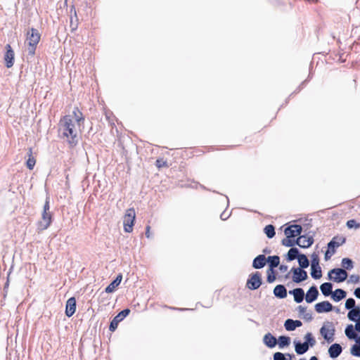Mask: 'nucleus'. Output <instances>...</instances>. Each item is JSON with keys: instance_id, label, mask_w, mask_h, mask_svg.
<instances>
[{"instance_id": "5fc2aeb1", "label": "nucleus", "mask_w": 360, "mask_h": 360, "mask_svg": "<svg viewBox=\"0 0 360 360\" xmlns=\"http://www.w3.org/2000/svg\"><path fill=\"white\" fill-rule=\"evenodd\" d=\"M150 228L149 226H146V236L147 238H150Z\"/></svg>"}, {"instance_id": "9b49d317", "label": "nucleus", "mask_w": 360, "mask_h": 360, "mask_svg": "<svg viewBox=\"0 0 360 360\" xmlns=\"http://www.w3.org/2000/svg\"><path fill=\"white\" fill-rule=\"evenodd\" d=\"M302 226L300 225L295 224L287 227L285 229V235L287 238H294L301 233Z\"/></svg>"}, {"instance_id": "dca6fc26", "label": "nucleus", "mask_w": 360, "mask_h": 360, "mask_svg": "<svg viewBox=\"0 0 360 360\" xmlns=\"http://www.w3.org/2000/svg\"><path fill=\"white\" fill-rule=\"evenodd\" d=\"M266 263V259L264 255H259L256 257L252 262V266L255 269H262Z\"/></svg>"}, {"instance_id": "13d9d810", "label": "nucleus", "mask_w": 360, "mask_h": 360, "mask_svg": "<svg viewBox=\"0 0 360 360\" xmlns=\"http://www.w3.org/2000/svg\"><path fill=\"white\" fill-rule=\"evenodd\" d=\"M228 217H229V215L225 214V213H222V214H221V219L222 220H225V219H226Z\"/></svg>"}, {"instance_id": "6e6552de", "label": "nucleus", "mask_w": 360, "mask_h": 360, "mask_svg": "<svg viewBox=\"0 0 360 360\" xmlns=\"http://www.w3.org/2000/svg\"><path fill=\"white\" fill-rule=\"evenodd\" d=\"M130 313V310L129 309H125L122 311H121L114 319L112 320L109 329L111 331H114L117 326L118 323L122 321Z\"/></svg>"}, {"instance_id": "c03bdc74", "label": "nucleus", "mask_w": 360, "mask_h": 360, "mask_svg": "<svg viewBox=\"0 0 360 360\" xmlns=\"http://www.w3.org/2000/svg\"><path fill=\"white\" fill-rule=\"evenodd\" d=\"M156 166L158 168H161V167H167V162L163 160L162 159H158V160H156Z\"/></svg>"}, {"instance_id": "393cba45", "label": "nucleus", "mask_w": 360, "mask_h": 360, "mask_svg": "<svg viewBox=\"0 0 360 360\" xmlns=\"http://www.w3.org/2000/svg\"><path fill=\"white\" fill-rule=\"evenodd\" d=\"M320 289L322 294L326 297L329 296L330 295H332V293L333 292H332L333 285L330 283H324L321 284Z\"/></svg>"}, {"instance_id": "2eb2a0df", "label": "nucleus", "mask_w": 360, "mask_h": 360, "mask_svg": "<svg viewBox=\"0 0 360 360\" xmlns=\"http://www.w3.org/2000/svg\"><path fill=\"white\" fill-rule=\"evenodd\" d=\"M319 295V291L316 286H311L308 290L307 295H306V302L308 303H311L314 300H316L317 297Z\"/></svg>"}, {"instance_id": "cd10ccee", "label": "nucleus", "mask_w": 360, "mask_h": 360, "mask_svg": "<svg viewBox=\"0 0 360 360\" xmlns=\"http://www.w3.org/2000/svg\"><path fill=\"white\" fill-rule=\"evenodd\" d=\"M290 343V338L287 336H280L278 340V344L279 348H283L284 347H287Z\"/></svg>"}, {"instance_id": "f704fd0d", "label": "nucleus", "mask_w": 360, "mask_h": 360, "mask_svg": "<svg viewBox=\"0 0 360 360\" xmlns=\"http://www.w3.org/2000/svg\"><path fill=\"white\" fill-rule=\"evenodd\" d=\"M264 231L269 238H272L275 236V229L273 225L266 226Z\"/></svg>"}, {"instance_id": "864d4df0", "label": "nucleus", "mask_w": 360, "mask_h": 360, "mask_svg": "<svg viewBox=\"0 0 360 360\" xmlns=\"http://www.w3.org/2000/svg\"><path fill=\"white\" fill-rule=\"evenodd\" d=\"M279 269L282 272H285L288 270V266L286 265H281Z\"/></svg>"}, {"instance_id": "4d7b16f0", "label": "nucleus", "mask_w": 360, "mask_h": 360, "mask_svg": "<svg viewBox=\"0 0 360 360\" xmlns=\"http://www.w3.org/2000/svg\"><path fill=\"white\" fill-rule=\"evenodd\" d=\"M286 356H285V360H291L292 358V355L290 354H285Z\"/></svg>"}, {"instance_id": "6e6d98bb", "label": "nucleus", "mask_w": 360, "mask_h": 360, "mask_svg": "<svg viewBox=\"0 0 360 360\" xmlns=\"http://www.w3.org/2000/svg\"><path fill=\"white\" fill-rule=\"evenodd\" d=\"M356 330L359 332H360V321H357L356 326H355Z\"/></svg>"}, {"instance_id": "412c9836", "label": "nucleus", "mask_w": 360, "mask_h": 360, "mask_svg": "<svg viewBox=\"0 0 360 360\" xmlns=\"http://www.w3.org/2000/svg\"><path fill=\"white\" fill-rule=\"evenodd\" d=\"M263 342L269 348L274 347L277 343L276 338L269 333L264 336Z\"/></svg>"}, {"instance_id": "c756f323", "label": "nucleus", "mask_w": 360, "mask_h": 360, "mask_svg": "<svg viewBox=\"0 0 360 360\" xmlns=\"http://www.w3.org/2000/svg\"><path fill=\"white\" fill-rule=\"evenodd\" d=\"M300 256L299 250L296 248H291L288 252V259L292 261Z\"/></svg>"}, {"instance_id": "37998d69", "label": "nucleus", "mask_w": 360, "mask_h": 360, "mask_svg": "<svg viewBox=\"0 0 360 360\" xmlns=\"http://www.w3.org/2000/svg\"><path fill=\"white\" fill-rule=\"evenodd\" d=\"M285 355L281 352H276L274 354V360H285Z\"/></svg>"}, {"instance_id": "4468645a", "label": "nucleus", "mask_w": 360, "mask_h": 360, "mask_svg": "<svg viewBox=\"0 0 360 360\" xmlns=\"http://www.w3.org/2000/svg\"><path fill=\"white\" fill-rule=\"evenodd\" d=\"M76 310V300L75 297H70L66 302L65 314L67 316H72Z\"/></svg>"}, {"instance_id": "bf43d9fd", "label": "nucleus", "mask_w": 360, "mask_h": 360, "mask_svg": "<svg viewBox=\"0 0 360 360\" xmlns=\"http://www.w3.org/2000/svg\"><path fill=\"white\" fill-rule=\"evenodd\" d=\"M72 11H74L75 15L77 17L76 11H75V9L74 6H72V7L71 8L70 11H71V12H72Z\"/></svg>"}, {"instance_id": "6ab92c4d", "label": "nucleus", "mask_w": 360, "mask_h": 360, "mask_svg": "<svg viewBox=\"0 0 360 360\" xmlns=\"http://www.w3.org/2000/svg\"><path fill=\"white\" fill-rule=\"evenodd\" d=\"M290 294H292L294 300L297 303H300L303 301L304 297V292L302 288H295L289 292Z\"/></svg>"}, {"instance_id": "58836bf2", "label": "nucleus", "mask_w": 360, "mask_h": 360, "mask_svg": "<svg viewBox=\"0 0 360 360\" xmlns=\"http://www.w3.org/2000/svg\"><path fill=\"white\" fill-rule=\"evenodd\" d=\"M347 226L349 229H357L360 227V224L357 223L354 219H350L347 222Z\"/></svg>"}, {"instance_id": "4c0bfd02", "label": "nucleus", "mask_w": 360, "mask_h": 360, "mask_svg": "<svg viewBox=\"0 0 360 360\" xmlns=\"http://www.w3.org/2000/svg\"><path fill=\"white\" fill-rule=\"evenodd\" d=\"M296 243V241L292 239V238H285L282 240V245L285 247H292Z\"/></svg>"}, {"instance_id": "1a4fd4ad", "label": "nucleus", "mask_w": 360, "mask_h": 360, "mask_svg": "<svg viewBox=\"0 0 360 360\" xmlns=\"http://www.w3.org/2000/svg\"><path fill=\"white\" fill-rule=\"evenodd\" d=\"M5 49L4 60L6 68H10L14 63V51L10 44H6Z\"/></svg>"}, {"instance_id": "9d476101", "label": "nucleus", "mask_w": 360, "mask_h": 360, "mask_svg": "<svg viewBox=\"0 0 360 360\" xmlns=\"http://www.w3.org/2000/svg\"><path fill=\"white\" fill-rule=\"evenodd\" d=\"M291 271L293 273L292 281L295 283H300L307 278V273L302 268H292Z\"/></svg>"}, {"instance_id": "052dcab7", "label": "nucleus", "mask_w": 360, "mask_h": 360, "mask_svg": "<svg viewBox=\"0 0 360 360\" xmlns=\"http://www.w3.org/2000/svg\"><path fill=\"white\" fill-rule=\"evenodd\" d=\"M309 360H318L316 356H311Z\"/></svg>"}, {"instance_id": "3c124183", "label": "nucleus", "mask_w": 360, "mask_h": 360, "mask_svg": "<svg viewBox=\"0 0 360 360\" xmlns=\"http://www.w3.org/2000/svg\"><path fill=\"white\" fill-rule=\"evenodd\" d=\"M354 295L360 299V288H357L355 290H354Z\"/></svg>"}, {"instance_id": "ddd939ff", "label": "nucleus", "mask_w": 360, "mask_h": 360, "mask_svg": "<svg viewBox=\"0 0 360 360\" xmlns=\"http://www.w3.org/2000/svg\"><path fill=\"white\" fill-rule=\"evenodd\" d=\"M313 242L314 240L311 237H308L306 236H300L296 240V244L302 248H309L313 244Z\"/></svg>"}, {"instance_id": "a18cd8bd", "label": "nucleus", "mask_w": 360, "mask_h": 360, "mask_svg": "<svg viewBox=\"0 0 360 360\" xmlns=\"http://www.w3.org/2000/svg\"><path fill=\"white\" fill-rule=\"evenodd\" d=\"M316 266H320L319 264V259L316 255H313L311 267H316Z\"/></svg>"}, {"instance_id": "e433bc0d", "label": "nucleus", "mask_w": 360, "mask_h": 360, "mask_svg": "<svg viewBox=\"0 0 360 360\" xmlns=\"http://www.w3.org/2000/svg\"><path fill=\"white\" fill-rule=\"evenodd\" d=\"M342 266L347 269H352L353 268V262L349 258H343L342 259Z\"/></svg>"}, {"instance_id": "a211bd4d", "label": "nucleus", "mask_w": 360, "mask_h": 360, "mask_svg": "<svg viewBox=\"0 0 360 360\" xmlns=\"http://www.w3.org/2000/svg\"><path fill=\"white\" fill-rule=\"evenodd\" d=\"M342 347L338 344H333L328 349V353L331 358H337L342 352Z\"/></svg>"}, {"instance_id": "c9c22d12", "label": "nucleus", "mask_w": 360, "mask_h": 360, "mask_svg": "<svg viewBox=\"0 0 360 360\" xmlns=\"http://www.w3.org/2000/svg\"><path fill=\"white\" fill-rule=\"evenodd\" d=\"M284 326L286 330L292 331L295 330V326L292 319H288L285 321Z\"/></svg>"}, {"instance_id": "72a5a7b5", "label": "nucleus", "mask_w": 360, "mask_h": 360, "mask_svg": "<svg viewBox=\"0 0 360 360\" xmlns=\"http://www.w3.org/2000/svg\"><path fill=\"white\" fill-rule=\"evenodd\" d=\"M311 276H312V278H314V279H319L321 277L322 274L321 269L320 266L311 267Z\"/></svg>"}, {"instance_id": "f03ea898", "label": "nucleus", "mask_w": 360, "mask_h": 360, "mask_svg": "<svg viewBox=\"0 0 360 360\" xmlns=\"http://www.w3.org/2000/svg\"><path fill=\"white\" fill-rule=\"evenodd\" d=\"M49 197H46L41 214V219L39 221L37 229L41 231L46 230L51 225L52 221V214L49 211Z\"/></svg>"}, {"instance_id": "79ce46f5", "label": "nucleus", "mask_w": 360, "mask_h": 360, "mask_svg": "<svg viewBox=\"0 0 360 360\" xmlns=\"http://www.w3.org/2000/svg\"><path fill=\"white\" fill-rule=\"evenodd\" d=\"M335 250L330 249L328 248L327 251L325 253L324 259L326 261H328L330 259V257L335 254Z\"/></svg>"}, {"instance_id": "f8f14e48", "label": "nucleus", "mask_w": 360, "mask_h": 360, "mask_svg": "<svg viewBox=\"0 0 360 360\" xmlns=\"http://www.w3.org/2000/svg\"><path fill=\"white\" fill-rule=\"evenodd\" d=\"M314 307L316 311L319 314L329 312L333 309V305L328 301L319 302Z\"/></svg>"}, {"instance_id": "f257e3e1", "label": "nucleus", "mask_w": 360, "mask_h": 360, "mask_svg": "<svg viewBox=\"0 0 360 360\" xmlns=\"http://www.w3.org/2000/svg\"><path fill=\"white\" fill-rule=\"evenodd\" d=\"M82 120V113L76 109L73 111V115H66L60 120V129L72 146L78 141L79 122Z\"/></svg>"}, {"instance_id": "39448f33", "label": "nucleus", "mask_w": 360, "mask_h": 360, "mask_svg": "<svg viewBox=\"0 0 360 360\" xmlns=\"http://www.w3.org/2000/svg\"><path fill=\"white\" fill-rule=\"evenodd\" d=\"M335 327L332 322H326L320 329V333L328 343L334 340Z\"/></svg>"}, {"instance_id": "b1692460", "label": "nucleus", "mask_w": 360, "mask_h": 360, "mask_svg": "<svg viewBox=\"0 0 360 360\" xmlns=\"http://www.w3.org/2000/svg\"><path fill=\"white\" fill-rule=\"evenodd\" d=\"M294 343L295 349L297 354H303L306 353L309 349V347L307 343H301L300 342H294Z\"/></svg>"}, {"instance_id": "8fccbe9b", "label": "nucleus", "mask_w": 360, "mask_h": 360, "mask_svg": "<svg viewBox=\"0 0 360 360\" xmlns=\"http://www.w3.org/2000/svg\"><path fill=\"white\" fill-rule=\"evenodd\" d=\"M304 316V318L305 319L309 320V321L311 320V319H312L311 314H310V313H307V312H306V313L304 314V316Z\"/></svg>"}, {"instance_id": "f3484780", "label": "nucleus", "mask_w": 360, "mask_h": 360, "mask_svg": "<svg viewBox=\"0 0 360 360\" xmlns=\"http://www.w3.org/2000/svg\"><path fill=\"white\" fill-rule=\"evenodd\" d=\"M122 279V274H119L117 276L116 278L111 282L106 288H105V292L110 293L112 292L115 288L120 284Z\"/></svg>"}, {"instance_id": "aec40b11", "label": "nucleus", "mask_w": 360, "mask_h": 360, "mask_svg": "<svg viewBox=\"0 0 360 360\" xmlns=\"http://www.w3.org/2000/svg\"><path fill=\"white\" fill-rule=\"evenodd\" d=\"M345 242V238L343 237H334L328 244V248L334 249L340 247Z\"/></svg>"}, {"instance_id": "ea45409f", "label": "nucleus", "mask_w": 360, "mask_h": 360, "mask_svg": "<svg viewBox=\"0 0 360 360\" xmlns=\"http://www.w3.org/2000/svg\"><path fill=\"white\" fill-rule=\"evenodd\" d=\"M355 300L353 298H349L346 300V302H345V308L347 309H354L355 307Z\"/></svg>"}, {"instance_id": "4be33fe9", "label": "nucleus", "mask_w": 360, "mask_h": 360, "mask_svg": "<svg viewBox=\"0 0 360 360\" xmlns=\"http://www.w3.org/2000/svg\"><path fill=\"white\" fill-rule=\"evenodd\" d=\"M274 294L278 298H285L287 296L286 288L283 285H278L274 289Z\"/></svg>"}, {"instance_id": "7c9ffc66", "label": "nucleus", "mask_w": 360, "mask_h": 360, "mask_svg": "<svg viewBox=\"0 0 360 360\" xmlns=\"http://www.w3.org/2000/svg\"><path fill=\"white\" fill-rule=\"evenodd\" d=\"M345 335L349 339H356L357 337L352 325L347 326L345 328Z\"/></svg>"}, {"instance_id": "0eeeda50", "label": "nucleus", "mask_w": 360, "mask_h": 360, "mask_svg": "<svg viewBox=\"0 0 360 360\" xmlns=\"http://www.w3.org/2000/svg\"><path fill=\"white\" fill-rule=\"evenodd\" d=\"M262 284L261 275L259 272L252 274L247 281V287L250 290H257Z\"/></svg>"}, {"instance_id": "bb28decb", "label": "nucleus", "mask_w": 360, "mask_h": 360, "mask_svg": "<svg viewBox=\"0 0 360 360\" xmlns=\"http://www.w3.org/2000/svg\"><path fill=\"white\" fill-rule=\"evenodd\" d=\"M266 262H269L270 271H272L274 268L278 266L280 262V258L278 256H269L266 259Z\"/></svg>"}, {"instance_id": "473e14b6", "label": "nucleus", "mask_w": 360, "mask_h": 360, "mask_svg": "<svg viewBox=\"0 0 360 360\" xmlns=\"http://www.w3.org/2000/svg\"><path fill=\"white\" fill-rule=\"evenodd\" d=\"M304 340L305 341L304 342L307 343L309 347H314L316 344V340L311 333H307L304 335Z\"/></svg>"}, {"instance_id": "c85d7f7f", "label": "nucleus", "mask_w": 360, "mask_h": 360, "mask_svg": "<svg viewBox=\"0 0 360 360\" xmlns=\"http://www.w3.org/2000/svg\"><path fill=\"white\" fill-rule=\"evenodd\" d=\"M299 265L300 266V268L304 269L307 268L309 264V262L308 258L304 255H300V256L297 258Z\"/></svg>"}, {"instance_id": "423d86ee", "label": "nucleus", "mask_w": 360, "mask_h": 360, "mask_svg": "<svg viewBox=\"0 0 360 360\" xmlns=\"http://www.w3.org/2000/svg\"><path fill=\"white\" fill-rule=\"evenodd\" d=\"M330 279L336 283H340L345 281L347 278V273L343 269H333L328 273Z\"/></svg>"}, {"instance_id": "5701e85b", "label": "nucleus", "mask_w": 360, "mask_h": 360, "mask_svg": "<svg viewBox=\"0 0 360 360\" xmlns=\"http://www.w3.org/2000/svg\"><path fill=\"white\" fill-rule=\"evenodd\" d=\"M347 317L350 321H357L360 320V307H356L351 309L348 314Z\"/></svg>"}, {"instance_id": "680f3d73", "label": "nucleus", "mask_w": 360, "mask_h": 360, "mask_svg": "<svg viewBox=\"0 0 360 360\" xmlns=\"http://www.w3.org/2000/svg\"><path fill=\"white\" fill-rule=\"evenodd\" d=\"M356 342L359 344L360 346V337L356 340Z\"/></svg>"}, {"instance_id": "7ed1b4c3", "label": "nucleus", "mask_w": 360, "mask_h": 360, "mask_svg": "<svg viewBox=\"0 0 360 360\" xmlns=\"http://www.w3.org/2000/svg\"><path fill=\"white\" fill-rule=\"evenodd\" d=\"M27 41L28 44V55L33 56L35 53L37 45L39 42L41 36L39 31L33 27L27 32Z\"/></svg>"}, {"instance_id": "a878e982", "label": "nucleus", "mask_w": 360, "mask_h": 360, "mask_svg": "<svg viewBox=\"0 0 360 360\" xmlns=\"http://www.w3.org/2000/svg\"><path fill=\"white\" fill-rule=\"evenodd\" d=\"M347 295L346 292L342 289H337L332 293V299L335 302H339L344 299Z\"/></svg>"}, {"instance_id": "de8ad7c7", "label": "nucleus", "mask_w": 360, "mask_h": 360, "mask_svg": "<svg viewBox=\"0 0 360 360\" xmlns=\"http://www.w3.org/2000/svg\"><path fill=\"white\" fill-rule=\"evenodd\" d=\"M275 279H276V276L274 275V272L272 271L271 274H268L267 281L269 283H273L275 281Z\"/></svg>"}, {"instance_id": "603ef678", "label": "nucleus", "mask_w": 360, "mask_h": 360, "mask_svg": "<svg viewBox=\"0 0 360 360\" xmlns=\"http://www.w3.org/2000/svg\"><path fill=\"white\" fill-rule=\"evenodd\" d=\"M295 328L300 327L302 325V322L299 320H293Z\"/></svg>"}, {"instance_id": "20e7f679", "label": "nucleus", "mask_w": 360, "mask_h": 360, "mask_svg": "<svg viewBox=\"0 0 360 360\" xmlns=\"http://www.w3.org/2000/svg\"><path fill=\"white\" fill-rule=\"evenodd\" d=\"M136 219V212L134 208H129L126 210L123 217L124 231L127 233H131L133 231L134 221Z\"/></svg>"}, {"instance_id": "09e8293b", "label": "nucleus", "mask_w": 360, "mask_h": 360, "mask_svg": "<svg viewBox=\"0 0 360 360\" xmlns=\"http://www.w3.org/2000/svg\"><path fill=\"white\" fill-rule=\"evenodd\" d=\"M297 309H298L299 313H300V314H302L303 316H304V314L306 313V311H307V308H306V307H302V306H301V305H300V306H299V307H297Z\"/></svg>"}, {"instance_id": "49530a36", "label": "nucleus", "mask_w": 360, "mask_h": 360, "mask_svg": "<svg viewBox=\"0 0 360 360\" xmlns=\"http://www.w3.org/2000/svg\"><path fill=\"white\" fill-rule=\"evenodd\" d=\"M359 276L358 275H351L349 277V281L354 283H357L359 282Z\"/></svg>"}, {"instance_id": "2f4dec72", "label": "nucleus", "mask_w": 360, "mask_h": 360, "mask_svg": "<svg viewBox=\"0 0 360 360\" xmlns=\"http://www.w3.org/2000/svg\"><path fill=\"white\" fill-rule=\"evenodd\" d=\"M32 149L30 148L29 158L26 162V165H27V168L30 170H32L34 168L35 163H36V160H35L34 158L32 156Z\"/></svg>"}, {"instance_id": "a19ab883", "label": "nucleus", "mask_w": 360, "mask_h": 360, "mask_svg": "<svg viewBox=\"0 0 360 360\" xmlns=\"http://www.w3.org/2000/svg\"><path fill=\"white\" fill-rule=\"evenodd\" d=\"M351 354L355 356H360V346L354 345L351 348Z\"/></svg>"}]
</instances>
